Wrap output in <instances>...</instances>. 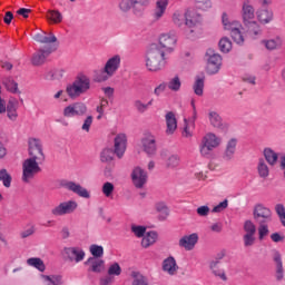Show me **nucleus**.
<instances>
[{"label":"nucleus","mask_w":285,"mask_h":285,"mask_svg":"<svg viewBox=\"0 0 285 285\" xmlns=\"http://www.w3.org/2000/svg\"><path fill=\"white\" fill-rule=\"evenodd\" d=\"M28 154L29 158L22 163V181L26 184L30 183L31 179H35V175H39V173H41V164L46 161L41 140L37 138H29Z\"/></svg>","instance_id":"obj_1"},{"label":"nucleus","mask_w":285,"mask_h":285,"mask_svg":"<svg viewBox=\"0 0 285 285\" xmlns=\"http://www.w3.org/2000/svg\"><path fill=\"white\" fill-rule=\"evenodd\" d=\"M168 55L157 46H150L145 56V66L149 72H159L166 67Z\"/></svg>","instance_id":"obj_2"},{"label":"nucleus","mask_w":285,"mask_h":285,"mask_svg":"<svg viewBox=\"0 0 285 285\" xmlns=\"http://www.w3.org/2000/svg\"><path fill=\"white\" fill-rule=\"evenodd\" d=\"M90 88V77L83 72H80L77 75L73 82L67 86L66 91L70 99H78V97H81V95H86Z\"/></svg>","instance_id":"obj_3"},{"label":"nucleus","mask_w":285,"mask_h":285,"mask_svg":"<svg viewBox=\"0 0 285 285\" xmlns=\"http://www.w3.org/2000/svg\"><path fill=\"white\" fill-rule=\"evenodd\" d=\"M222 24L224 30H227V32H229L235 43H237L238 46L244 45V33L242 32V30H244V27L242 26L240 21L230 20L228 13L224 12L222 16Z\"/></svg>","instance_id":"obj_4"},{"label":"nucleus","mask_w":285,"mask_h":285,"mask_svg":"<svg viewBox=\"0 0 285 285\" xmlns=\"http://www.w3.org/2000/svg\"><path fill=\"white\" fill-rule=\"evenodd\" d=\"M219 146H222V137L213 132H207L199 144V153L202 157H208L210 156V153L216 148H219Z\"/></svg>","instance_id":"obj_5"},{"label":"nucleus","mask_w":285,"mask_h":285,"mask_svg":"<svg viewBox=\"0 0 285 285\" xmlns=\"http://www.w3.org/2000/svg\"><path fill=\"white\" fill-rule=\"evenodd\" d=\"M202 14H199L197 10L187 9L185 11V26H187V28H190L189 33H187V37H189V39H193V35L194 32H196L197 26H202Z\"/></svg>","instance_id":"obj_6"},{"label":"nucleus","mask_w":285,"mask_h":285,"mask_svg":"<svg viewBox=\"0 0 285 285\" xmlns=\"http://www.w3.org/2000/svg\"><path fill=\"white\" fill-rule=\"evenodd\" d=\"M151 46H157L165 55H170L173 50H175V46H177V37L175 33H161L158 39V45Z\"/></svg>","instance_id":"obj_7"},{"label":"nucleus","mask_w":285,"mask_h":285,"mask_svg":"<svg viewBox=\"0 0 285 285\" xmlns=\"http://www.w3.org/2000/svg\"><path fill=\"white\" fill-rule=\"evenodd\" d=\"M77 208H79V204L77 203V200H66L55 206L51 209V215H53V217H63L66 215H72V213H75Z\"/></svg>","instance_id":"obj_8"},{"label":"nucleus","mask_w":285,"mask_h":285,"mask_svg":"<svg viewBox=\"0 0 285 285\" xmlns=\"http://www.w3.org/2000/svg\"><path fill=\"white\" fill-rule=\"evenodd\" d=\"M144 153L148 157H155L157 155V138L150 131H146L140 140Z\"/></svg>","instance_id":"obj_9"},{"label":"nucleus","mask_w":285,"mask_h":285,"mask_svg":"<svg viewBox=\"0 0 285 285\" xmlns=\"http://www.w3.org/2000/svg\"><path fill=\"white\" fill-rule=\"evenodd\" d=\"M207 57V73L217 75L222 70V56L213 49L206 51Z\"/></svg>","instance_id":"obj_10"},{"label":"nucleus","mask_w":285,"mask_h":285,"mask_svg":"<svg viewBox=\"0 0 285 285\" xmlns=\"http://www.w3.org/2000/svg\"><path fill=\"white\" fill-rule=\"evenodd\" d=\"M88 112V107L83 102H73L65 107L62 115L67 118L83 117Z\"/></svg>","instance_id":"obj_11"},{"label":"nucleus","mask_w":285,"mask_h":285,"mask_svg":"<svg viewBox=\"0 0 285 285\" xmlns=\"http://www.w3.org/2000/svg\"><path fill=\"white\" fill-rule=\"evenodd\" d=\"M19 99L14 97H10L8 102H4V111L0 112V115H6L10 121H17L19 117Z\"/></svg>","instance_id":"obj_12"},{"label":"nucleus","mask_w":285,"mask_h":285,"mask_svg":"<svg viewBox=\"0 0 285 285\" xmlns=\"http://www.w3.org/2000/svg\"><path fill=\"white\" fill-rule=\"evenodd\" d=\"M52 52H55V48H52L50 45L39 49L31 58L32 66H43V63H46V59H48Z\"/></svg>","instance_id":"obj_13"},{"label":"nucleus","mask_w":285,"mask_h":285,"mask_svg":"<svg viewBox=\"0 0 285 285\" xmlns=\"http://www.w3.org/2000/svg\"><path fill=\"white\" fill-rule=\"evenodd\" d=\"M62 187L66 188V190L78 195V197H81L82 199H90V191L79 183L72 180L65 181L62 183Z\"/></svg>","instance_id":"obj_14"},{"label":"nucleus","mask_w":285,"mask_h":285,"mask_svg":"<svg viewBox=\"0 0 285 285\" xmlns=\"http://www.w3.org/2000/svg\"><path fill=\"white\" fill-rule=\"evenodd\" d=\"M254 219H257L259 224H268L273 220V213L263 204H258L254 207Z\"/></svg>","instance_id":"obj_15"},{"label":"nucleus","mask_w":285,"mask_h":285,"mask_svg":"<svg viewBox=\"0 0 285 285\" xmlns=\"http://www.w3.org/2000/svg\"><path fill=\"white\" fill-rule=\"evenodd\" d=\"M199 242V234L191 233L188 235H184L178 240L179 248H184V250H195V246H197Z\"/></svg>","instance_id":"obj_16"},{"label":"nucleus","mask_w":285,"mask_h":285,"mask_svg":"<svg viewBox=\"0 0 285 285\" xmlns=\"http://www.w3.org/2000/svg\"><path fill=\"white\" fill-rule=\"evenodd\" d=\"M65 255L69 259V262H75V264H79L86 259V252L81 247H65Z\"/></svg>","instance_id":"obj_17"},{"label":"nucleus","mask_w":285,"mask_h":285,"mask_svg":"<svg viewBox=\"0 0 285 285\" xmlns=\"http://www.w3.org/2000/svg\"><path fill=\"white\" fill-rule=\"evenodd\" d=\"M131 180L136 188H144L148 183V173L141 167H135L131 173Z\"/></svg>","instance_id":"obj_18"},{"label":"nucleus","mask_w":285,"mask_h":285,"mask_svg":"<svg viewBox=\"0 0 285 285\" xmlns=\"http://www.w3.org/2000/svg\"><path fill=\"white\" fill-rule=\"evenodd\" d=\"M128 137L126 134H118L114 140V153L118 159H121L126 153Z\"/></svg>","instance_id":"obj_19"},{"label":"nucleus","mask_w":285,"mask_h":285,"mask_svg":"<svg viewBox=\"0 0 285 285\" xmlns=\"http://www.w3.org/2000/svg\"><path fill=\"white\" fill-rule=\"evenodd\" d=\"M120 67H121V56L115 55L107 60L102 70L105 75H108V77H114Z\"/></svg>","instance_id":"obj_20"},{"label":"nucleus","mask_w":285,"mask_h":285,"mask_svg":"<svg viewBox=\"0 0 285 285\" xmlns=\"http://www.w3.org/2000/svg\"><path fill=\"white\" fill-rule=\"evenodd\" d=\"M240 14L244 26H248V23H253V21H255L254 19L257 12H255V7H253L250 2L245 1L243 2Z\"/></svg>","instance_id":"obj_21"},{"label":"nucleus","mask_w":285,"mask_h":285,"mask_svg":"<svg viewBox=\"0 0 285 285\" xmlns=\"http://www.w3.org/2000/svg\"><path fill=\"white\" fill-rule=\"evenodd\" d=\"M282 155L285 154L277 153L271 147H265L263 149V156L268 166H277V161H282Z\"/></svg>","instance_id":"obj_22"},{"label":"nucleus","mask_w":285,"mask_h":285,"mask_svg":"<svg viewBox=\"0 0 285 285\" xmlns=\"http://www.w3.org/2000/svg\"><path fill=\"white\" fill-rule=\"evenodd\" d=\"M208 119H209L210 126H213L214 128H217L218 130H222V132H226V130H228V124L224 122V120L222 119V116H219L217 111L210 110L208 112Z\"/></svg>","instance_id":"obj_23"},{"label":"nucleus","mask_w":285,"mask_h":285,"mask_svg":"<svg viewBox=\"0 0 285 285\" xmlns=\"http://www.w3.org/2000/svg\"><path fill=\"white\" fill-rule=\"evenodd\" d=\"M256 19L263 26L271 23L274 19L273 9H268L267 7H262L256 10Z\"/></svg>","instance_id":"obj_24"},{"label":"nucleus","mask_w":285,"mask_h":285,"mask_svg":"<svg viewBox=\"0 0 285 285\" xmlns=\"http://www.w3.org/2000/svg\"><path fill=\"white\" fill-rule=\"evenodd\" d=\"M85 266H88L89 273H101V271H104V266H106V262L101 258L89 257L85 262Z\"/></svg>","instance_id":"obj_25"},{"label":"nucleus","mask_w":285,"mask_h":285,"mask_svg":"<svg viewBox=\"0 0 285 285\" xmlns=\"http://www.w3.org/2000/svg\"><path fill=\"white\" fill-rule=\"evenodd\" d=\"M238 141L239 140H237V138H230L226 142L225 151L223 155V159H225V161H232V159H235V153H237Z\"/></svg>","instance_id":"obj_26"},{"label":"nucleus","mask_w":285,"mask_h":285,"mask_svg":"<svg viewBox=\"0 0 285 285\" xmlns=\"http://www.w3.org/2000/svg\"><path fill=\"white\" fill-rule=\"evenodd\" d=\"M161 268L164 273H167V275H177V271H179V265H177V259H175L173 256H169L163 261Z\"/></svg>","instance_id":"obj_27"},{"label":"nucleus","mask_w":285,"mask_h":285,"mask_svg":"<svg viewBox=\"0 0 285 285\" xmlns=\"http://www.w3.org/2000/svg\"><path fill=\"white\" fill-rule=\"evenodd\" d=\"M245 26L247 28V35L249 38L257 40L264 37V29H262V26H259V22L253 21Z\"/></svg>","instance_id":"obj_28"},{"label":"nucleus","mask_w":285,"mask_h":285,"mask_svg":"<svg viewBox=\"0 0 285 285\" xmlns=\"http://www.w3.org/2000/svg\"><path fill=\"white\" fill-rule=\"evenodd\" d=\"M169 3H170V0L156 1V7L153 13L155 21H159L164 17V14H166V10H168Z\"/></svg>","instance_id":"obj_29"},{"label":"nucleus","mask_w":285,"mask_h":285,"mask_svg":"<svg viewBox=\"0 0 285 285\" xmlns=\"http://www.w3.org/2000/svg\"><path fill=\"white\" fill-rule=\"evenodd\" d=\"M273 262L276 266V279L277 282H282V279H284V262L282 261V254L278 250L274 252Z\"/></svg>","instance_id":"obj_30"},{"label":"nucleus","mask_w":285,"mask_h":285,"mask_svg":"<svg viewBox=\"0 0 285 285\" xmlns=\"http://www.w3.org/2000/svg\"><path fill=\"white\" fill-rule=\"evenodd\" d=\"M165 121H166V135H175V131L177 130V117L175 116V112L168 111L165 115Z\"/></svg>","instance_id":"obj_31"},{"label":"nucleus","mask_w":285,"mask_h":285,"mask_svg":"<svg viewBox=\"0 0 285 285\" xmlns=\"http://www.w3.org/2000/svg\"><path fill=\"white\" fill-rule=\"evenodd\" d=\"M263 46H265L266 50H279L282 46H284V39L279 36L274 38L262 40Z\"/></svg>","instance_id":"obj_32"},{"label":"nucleus","mask_w":285,"mask_h":285,"mask_svg":"<svg viewBox=\"0 0 285 285\" xmlns=\"http://www.w3.org/2000/svg\"><path fill=\"white\" fill-rule=\"evenodd\" d=\"M2 83L7 92H11V95H21V90H19V83L14 81V78L6 77L3 78Z\"/></svg>","instance_id":"obj_33"},{"label":"nucleus","mask_w":285,"mask_h":285,"mask_svg":"<svg viewBox=\"0 0 285 285\" xmlns=\"http://www.w3.org/2000/svg\"><path fill=\"white\" fill-rule=\"evenodd\" d=\"M40 279H42V284L45 285H63V276L58 274H53V275L40 274Z\"/></svg>","instance_id":"obj_34"},{"label":"nucleus","mask_w":285,"mask_h":285,"mask_svg":"<svg viewBox=\"0 0 285 285\" xmlns=\"http://www.w3.org/2000/svg\"><path fill=\"white\" fill-rule=\"evenodd\" d=\"M218 266H219V261H212L209 263V268L213 275L222 279V282H228V276H226V271H224L223 268H219Z\"/></svg>","instance_id":"obj_35"},{"label":"nucleus","mask_w":285,"mask_h":285,"mask_svg":"<svg viewBox=\"0 0 285 285\" xmlns=\"http://www.w3.org/2000/svg\"><path fill=\"white\" fill-rule=\"evenodd\" d=\"M27 265L31 268H36L39 273H46V263L40 257H30L27 259Z\"/></svg>","instance_id":"obj_36"},{"label":"nucleus","mask_w":285,"mask_h":285,"mask_svg":"<svg viewBox=\"0 0 285 285\" xmlns=\"http://www.w3.org/2000/svg\"><path fill=\"white\" fill-rule=\"evenodd\" d=\"M197 119L194 118H185L184 119V129H183V137H186V139H190L193 137V130H195V121Z\"/></svg>","instance_id":"obj_37"},{"label":"nucleus","mask_w":285,"mask_h":285,"mask_svg":"<svg viewBox=\"0 0 285 285\" xmlns=\"http://www.w3.org/2000/svg\"><path fill=\"white\" fill-rule=\"evenodd\" d=\"M139 2L137 0H121L119 3V9L121 12H130L134 8V14H139V11H137L136 6Z\"/></svg>","instance_id":"obj_38"},{"label":"nucleus","mask_w":285,"mask_h":285,"mask_svg":"<svg viewBox=\"0 0 285 285\" xmlns=\"http://www.w3.org/2000/svg\"><path fill=\"white\" fill-rule=\"evenodd\" d=\"M33 39H35V41H38L39 43H55V42H57V37L53 36L52 32H50V33H46V32L36 33L33 36Z\"/></svg>","instance_id":"obj_39"},{"label":"nucleus","mask_w":285,"mask_h":285,"mask_svg":"<svg viewBox=\"0 0 285 285\" xmlns=\"http://www.w3.org/2000/svg\"><path fill=\"white\" fill-rule=\"evenodd\" d=\"M157 242V233L156 232H145L141 240L142 248H150L153 244Z\"/></svg>","instance_id":"obj_40"},{"label":"nucleus","mask_w":285,"mask_h":285,"mask_svg":"<svg viewBox=\"0 0 285 285\" xmlns=\"http://www.w3.org/2000/svg\"><path fill=\"white\" fill-rule=\"evenodd\" d=\"M257 170H258L259 177H262L263 179H266V177L271 175V169L268 168V164H266V160L263 158L258 160Z\"/></svg>","instance_id":"obj_41"},{"label":"nucleus","mask_w":285,"mask_h":285,"mask_svg":"<svg viewBox=\"0 0 285 285\" xmlns=\"http://www.w3.org/2000/svg\"><path fill=\"white\" fill-rule=\"evenodd\" d=\"M156 210L157 213H159L160 222L168 219V215H170V209H168V206H166V203H161V202L157 203Z\"/></svg>","instance_id":"obj_42"},{"label":"nucleus","mask_w":285,"mask_h":285,"mask_svg":"<svg viewBox=\"0 0 285 285\" xmlns=\"http://www.w3.org/2000/svg\"><path fill=\"white\" fill-rule=\"evenodd\" d=\"M121 265H119V263L117 262L109 264L107 268V275H109L114 279L115 277H119V275H121Z\"/></svg>","instance_id":"obj_43"},{"label":"nucleus","mask_w":285,"mask_h":285,"mask_svg":"<svg viewBox=\"0 0 285 285\" xmlns=\"http://www.w3.org/2000/svg\"><path fill=\"white\" fill-rule=\"evenodd\" d=\"M0 181L3 183V186L6 188H10V186L12 184V176H10V174H8V170H6V169L0 170ZM1 199H3V196L0 194V202H1Z\"/></svg>","instance_id":"obj_44"},{"label":"nucleus","mask_w":285,"mask_h":285,"mask_svg":"<svg viewBox=\"0 0 285 285\" xmlns=\"http://www.w3.org/2000/svg\"><path fill=\"white\" fill-rule=\"evenodd\" d=\"M193 90L197 97L204 96V77H196L195 82L193 85Z\"/></svg>","instance_id":"obj_45"},{"label":"nucleus","mask_w":285,"mask_h":285,"mask_svg":"<svg viewBox=\"0 0 285 285\" xmlns=\"http://www.w3.org/2000/svg\"><path fill=\"white\" fill-rule=\"evenodd\" d=\"M167 88L173 92H179L181 90V79H179V76L171 78L167 83Z\"/></svg>","instance_id":"obj_46"},{"label":"nucleus","mask_w":285,"mask_h":285,"mask_svg":"<svg viewBox=\"0 0 285 285\" xmlns=\"http://www.w3.org/2000/svg\"><path fill=\"white\" fill-rule=\"evenodd\" d=\"M173 23H175V26H184V23H186V13H184V11L180 10H176L173 13Z\"/></svg>","instance_id":"obj_47"},{"label":"nucleus","mask_w":285,"mask_h":285,"mask_svg":"<svg viewBox=\"0 0 285 285\" xmlns=\"http://www.w3.org/2000/svg\"><path fill=\"white\" fill-rule=\"evenodd\" d=\"M131 277V285H148V278H146V276L141 275L139 272H132Z\"/></svg>","instance_id":"obj_48"},{"label":"nucleus","mask_w":285,"mask_h":285,"mask_svg":"<svg viewBox=\"0 0 285 285\" xmlns=\"http://www.w3.org/2000/svg\"><path fill=\"white\" fill-rule=\"evenodd\" d=\"M181 163V158L177 154H173L171 156L168 157L166 161L167 168H171L173 170L175 168L179 167V164Z\"/></svg>","instance_id":"obj_49"},{"label":"nucleus","mask_w":285,"mask_h":285,"mask_svg":"<svg viewBox=\"0 0 285 285\" xmlns=\"http://www.w3.org/2000/svg\"><path fill=\"white\" fill-rule=\"evenodd\" d=\"M89 253L92 255L91 257H96V259H101V257H104V246L92 244L89 247Z\"/></svg>","instance_id":"obj_50"},{"label":"nucleus","mask_w":285,"mask_h":285,"mask_svg":"<svg viewBox=\"0 0 285 285\" xmlns=\"http://www.w3.org/2000/svg\"><path fill=\"white\" fill-rule=\"evenodd\" d=\"M218 46H219L220 52L228 53V52H230L233 50V42L230 41V39H228L226 37L222 38L219 40Z\"/></svg>","instance_id":"obj_51"},{"label":"nucleus","mask_w":285,"mask_h":285,"mask_svg":"<svg viewBox=\"0 0 285 285\" xmlns=\"http://www.w3.org/2000/svg\"><path fill=\"white\" fill-rule=\"evenodd\" d=\"M114 157L115 151H112L110 148H106L100 153V161H102V164H110Z\"/></svg>","instance_id":"obj_52"},{"label":"nucleus","mask_w":285,"mask_h":285,"mask_svg":"<svg viewBox=\"0 0 285 285\" xmlns=\"http://www.w3.org/2000/svg\"><path fill=\"white\" fill-rule=\"evenodd\" d=\"M131 233L135 235V237L141 239V237H144V235L146 234V226L131 225Z\"/></svg>","instance_id":"obj_53"},{"label":"nucleus","mask_w":285,"mask_h":285,"mask_svg":"<svg viewBox=\"0 0 285 285\" xmlns=\"http://www.w3.org/2000/svg\"><path fill=\"white\" fill-rule=\"evenodd\" d=\"M63 75H66V69L56 68V69L50 71L49 79H53V80L63 79Z\"/></svg>","instance_id":"obj_54"},{"label":"nucleus","mask_w":285,"mask_h":285,"mask_svg":"<svg viewBox=\"0 0 285 285\" xmlns=\"http://www.w3.org/2000/svg\"><path fill=\"white\" fill-rule=\"evenodd\" d=\"M48 19H51L53 23H61V21H63V16L57 10H50L48 12Z\"/></svg>","instance_id":"obj_55"},{"label":"nucleus","mask_w":285,"mask_h":285,"mask_svg":"<svg viewBox=\"0 0 285 285\" xmlns=\"http://www.w3.org/2000/svg\"><path fill=\"white\" fill-rule=\"evenodd\" d=\"M244 230L246 233L245 235H255V233H257V227L254 222L246 220L244 224Z\"/></svg>","instance_id":"obj_56"},{"label":"nucleus","mask_w":285,"mask_h":285,"mask_svg":"<svg viewBox=\"0 0 285 285\" xmlns=\"http://www.w3.org/2000/svg\"><path fill=\"white\" fill-rule=\"evenodd\" d=\"M115 193V185L112 183L107 181L102 185V194L105 197H112V194Z\"/></svg>","instance_id":"obj_57"},{"label":"nucleus","mask_w":285,"mask_h":285,"mask_svg":"<svg viewBox=\"0 0 285 285\" xmlns=\"http://www.w3.org/2000/svg\"><path fill=\"white\" fill-rule=\"evenodd\" d=\"M268 225L266 223H259L258 226V239H264L265 237H268Z\"/></svg>","instance_id":"obj_58"},{"label":"nucleus","mask_w":285,"mask_h":285,"mask_svg":"<svg viewBox=\"0 0 285 285\" xmlns=\"http://www.w3.org/2000/svg\"><path fill=\"white\" fill-rule=\"evenodd\" d=\"M244 247L250 248V246L255 245V234H245L243 236Z\"/></svg>","instance_id":"obj_59"},{"label":"nucleus","mask_w":285,"mask_h":285,"mask_svg":"<svg viewBox=\"0 0 285 285\" xmlns=\"http://www.w3.org/2000/svg\"><path fill=\"white\" fill-rule=\"evenodd\" d=\"M196 8H198V10H210L213 3L210 0H196Z\"/></svg>","instance_id":"obj_60"},{"label":"nucleus","mask_w":285,"mask_h":285,"mask_svg":"<svg viewBox=\"0 0 285 285\" xmlns=\"http://www.w3.org/2000/svg\"><path fill=\"white\" fill-rule=\"evenodd\" d=\"M92 121H94V118L92 116H88L85 120H83V124L81 126V130L83 132H90V128L92 127Z\"/></svg>","instance_id":"obj_61"},{"label":"nucleus","mask_w":285,"mask_h":285,"mask_svg":"<svg viewBox=\"0 0 285 285\" xmlns=\"http://www.w3.org/2000/svg\"><path fill=\"white\" fill-rule=\"evenodd\" d=\"M110 77L111 76H108V73L104 72V69H102V72L95 75L94 81H96L97 83H101L104 81H108Z\"/></svg>","instance_id":"obj_62"},{"label":"nucleus","mask_w":285,"mask_h":285,"mask_svg":"<svg viewBox=\"0 0 285 285\" xmlns=\"http://www.w3.org/2000/svg\"><path fill=\"white\" fill-rule=\"evenodd\" d=\"M226 208H228V199H225L224 202H222L218 205H216L212 209V213H223V210H226Z\"/></svg>","instance_id":"obj_63"},{"label":"nucleus","mask_w":285,"mask_h":285,"mask_svg":"<svg viewBox=\"0 0 285 285\" xmlns=\"http://www.w3.org/2000/svg\"><path fill=\"white\" fill-rule=\"evenodd\" d=\"M135 108L138 110V112H146V110H148V105L141 102V100H136Z\"/></svg>","instance_id":"obj_64"}]
</instances>
